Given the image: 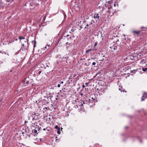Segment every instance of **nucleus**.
<instances>
[{
  "instance_id": "f257e3e1",
  "label": "nucleus",
  "mask_w": 147,
  "mask_h": 147,
  "mask_svg": "<svg viewBox=\"0 0 147 147\" xmlns=\"http://www.w3.org/2000/svg\"><path fill=\"white\" fill-rule=\"evenodd\" d=\"M86 22V21H84L83 22L84 24L85 25H86V26L84 28L85 29H89L90 30H91L93 28V27L94 25V24H93V23H94V21H93V20H91L89 24L85 23Z\"/></svg>"
},
{
  "instance_id": "f03ea898",
  "label": "nucleus",
  "mask_w": 147,
  "mask_h": 147,
  "mask_svg": "<svg viewBox=\"0 0 147 147\" xmlns=\"http://www.w3.org/2000/svg\"><path fill=\"white\" fill-rule=\"evenodd\" d=\"M142 31V30H139L137 31L134 30L132 31V33H133V35L135 36H138L140 35Z\"/></svg>"
},
{
  "instance_id": "7ed1b4c3",
  "label": "nucleus",
  "mask_w": 147,
  "mask_h": 147,
  "mask_svg": "<svg viewBox=\"0 0 147 147\" xmlns=\"http://www.w3.org/2000/svg\"><path fill=\"white\" fill-rule=\"evenodd\" d=\"M39 114L38 113H36L35 112H34L33 114H32V116H33V115H35L34 117L33 118H32V120H38L39 119Z\"/></svg>"
},
{
  "instance_id": "20e7f679",
  "label": "nucleus",
  "mask_w": 147,
  "mask_h": 147,
  "mask_svg": "<svg viewBox=\"0 0 147 147\" xmlns=\"http://www.w3.org/2000/svg\"><path fill=\"white\" fill-rule=\"evenodd\" d=\"M94 99H93V98H90L89 99L88 101L87 102L88 103L87 104H88L90 106H92L91 105V104L93 102H94Z\"/></svg>"
},
{
  "instance_id": "39448f33",
  "label": "nucleus",
  "mask_w": 147,
  "mask_h": 147,
  "mask_svg": "<svg viewBox=\"0 0 147 147\" xmlns=\"http://www.w3.org/2000/svg\"><path fill=\"white\" fill-rule=\"evenodd\" d=\"M75 102L76 103H80V104H77V103L76 104V105L74 106L75 108H78V106H82L83 105V103H82V102H81V103H80V102H79V101L78 100V99L76 100Z\"/></svg>"
},
{
  "instance_id": "423d86ee",
  "label": "nucleus",
  "mask_w": 147,
  "mask_h": 147,
  "mask_svg": "<svg viewBox=\"0 0 147 147\" xmlns=\"http://www.w3.org/2000/svg\"><path fill=\"white\" fill-rule=\"evenodd\" d=\"M22 81L24 84H29V82L28 81L26 80V78H25L24 79L22 80Z\"/></svg>"
},
{
  "instance_id": "0eeeda50",
  "label": "nucleus",
  "mask_w": 147,
  "mask_h": 147,
  "mask_svg": "<svg viewBox=\"0 0 147 147\" xmlns=\"http://www.w3.org/2000/svg\"><path fill=\"white\" fill-rule=\"evenodd\" d=\"M93 18L95 19L97 18L98 19L100 18V16L98 14H95Z\"/></svg>"
},
{
  "instance_id": "6e6552de",
  "label": "nucleus",
  "mask_w": 147,
  "mask_h": 147,
  "mask_svg": "<svg viewBox=\"0 0 147 147\" xmlns=\"http://www.w3.org/2000/svg\"><path fill=\"white\" fill-rule=\"evenodd\" d=\"M147 96H145L143 94V95L142 96V100L141 101H144L145 99L146 98Z\"/></svg>"
},
{
  "instance_id": "1a4fd4ad",
  "label": "nucleus",
  "mask_w": 147,
  "mask_h": 147,
  "mask_svg": "<svg viewBox=\"0 0 147 147\" xmlns=\"http://www.w3.org/2000/svg\"><path fill=\"white\" fill-rule=\"evenodd\" d=\"M34 40H32V43H33L34 42V47H36V42L35 40V39L34 38Z\"/></svg>"
},
{
  "instance_id": "9d476101",
  "label": "nucleus",
  "mask_w": 147,
  "mask_h": 147,
  "mask_svg": "<svg viewBox=\"0 0 147 147\" xmlns=\"http://www.w3.org/2000/svg\"><path fill=\"white\" fill-rule=\"evenodd\" d=\"M140 28L141 29H144V30H142V31H144V30H146L147 29V28H146V27H143V26H142Z\"/></svg>"
},
{
  "instance_id": "9b49d317",
  "label": "nucleus",
  "mask_w": 147,
  "mask_h": 147,
  "mask_svg": "<svg viewBox=\"0 0 147 147\" xmlns=\"http://www.w3.org/2000/svg\"><path fill=\"white\" fill-rule=\"evenodd\" d=\"M92 50V49H89V50H87L86 51V54H87L89 52H90V51Z\"/></svg>"
},
{
  "instance_id": "f8f14e48",
  "label": "nucleus",
  "mask_w": 147,
  "mask_h": 147,
  "mask_svg": "<svg viewBox=\"0 0 147 147\" xmlns=\"http://www.w3.org/2000/svg\"><path fill=\"white\" fill-rule=\"evenodd\" d=\"M136 71H137V70L136 69H134V70L131 71H130V72L132 73H133L134 74V73H135V72Z\"/></svg>"
},
{
  "instance_id": "ddd939ff",
  "label": "nucleus",
  "mask_w": 147,
  "mask_h": 147,
  "mask_svg": "<svg viewBox=\"0 0 147 147\" xmlns=\"http://www.w3.org/2000/svg\"><path fill=\"white\" fill-rule=\"evenodd\" d=\"M50 46V45H47L46 46H45V47H44V49H43L44 50H45V49H47V46L49 47V46Z\"/></svg>"
},
{
  "instance_id": "4468645a",
  "label": "nucleus",
  "mask_w": 147,
  "mask_h": 147,
  "mask_svg": "<svg viewBox=\"0 0 147 147\" xmlns=\"http://www.w3.org/2000/svg\"><path fill=\"white\" fill-rule=\"evenodd\" d=\"M142 70L143 71L145 72L147 70V67L146 68H143Z\"/></svg>"
},
{
  "instance_id": "2eb2a0df",
  "label": "nucleus",
  "mask_w": 147,
  "mask_h": 147,
  "mask_svg": "<svg viewBox=\"0 0 147 147\" xmlns=\"http://www.w3.org/2000/svg\"><path fill=\"white\" fill-rule=\"evenodd\" d=\"M25 38L24 37H22V36H20L19 37V39L21 40L22 39H25Z\"/></svg>"
},
{
  "instance_id": "dca6fc26",
  "label": "nucleus",
  "mask_w": 147,
  "mask_h": 147,
  "mask_svg": "<svg viewBox=\"0 0 147 147\" xmlns=\"http://www.w3.org/2000/svg\"><path fill=\"white\" fill-rule=\"evenodd\" d=\"M1 1H0V6H3V3L2 1H1V0H0Z\"/></svg>"
},
{
  "instance_id": "f3484780",
  "label": "nucleus",
  "mask_w": 147,
  "mask_h": 147,
  "mask_svg": "<svg viewBox=\"0 0 147 147\" xmlns=\"http://www.w3.org/2000/svg\"><path fill=\"white\" fill-rule=\"evenodd\" d=\"M34 134H35L36 135L38 134L37 133V131L36 129H35L34 130Z\"/></svg>"
},
{
  "instance_id": "a211bd4d",
  "label": "nucleus",
  "mask_w": 147,
  "mask_h": 147,
  "mask_svg": "<svg viewBox=\"0 0 147 147\" xmlns=\"http://www.w3.org/2000/svg\"><path fill=\"white\" fill-rule=\"evenodd\" d=\"M55 128L57 130H60V128H59L57 126H56L55 127Z\"/></svg>"
},
{
  "instance_id": "6ab92c4d",
  "label": "nucleus",
  "mask_w": 147,
  "mask_h": 147,
  "mask_svg": "<svg viewBox=\"0 0 147 147\" xmlns=\"http://www.w3.org/2000/svg\"><path fill=\"white\" fill-rule=\"evenodd\" d=\"M117 46H114L113 49L114 50H116L117 49Z\"/></svg>"
},
{
  "instance_id": "aec40b11",
  "label": "nucleus",
  "mask_w": 147,
  "mask_h": 147,
  "mask_svg": "<svg viewBox=\"0 0 147 147\" xmlns=\"http://www.w3.org/2000/svg\"><path fill=\"white\" fill-rule=\"evenodd\" d=\"M143 94L145 96H147V92H144Z\"/></svg>"
},
{
  "instance_id": "412c9836",
  "label": "nucleus",
  "mask_w": 147,
  "mask_h": 147,
  "mask_svg": "<svg viewBox=\"0 0 147 147\" xmlns=\"http://www.w3.org/2000/svg\"><path fill=\"white\" fill-rule=\"evenodd\" d=\"M57 130V133L58 134H60V130Z\"/></svg>"
},
{
  "instance_id": "4be33fe9",
  "label": "nucleus",
  "mask_w": 147,
  "mask_h": 147,
  "mask_svg": "<svg viewBox=\"0 0 147 147\" xmlns=\"http://www.w3.org/2000/svg\"><path fill=\"white\" fill-rule=\"evenodd\" d=\"M41 71H39L38 72V74L39 75L41 73Z\"/></svg>"
},
{
  "instance_id": "5701e85b",
  "label": "nucleus",
  "mask_w": 147,
  "mask_h": 147,
  "mask_svg": "<svg viewBox=\"0 0 147 147\" xmlns=\"http://www.w3.org/2000/svg\"><path fill=\"white\" fill-rule=\"evenodd\" d=\"M96 64V63L95 62H93V63H92V65H95Z\"/></svg>"
},
{
  "instance_id": "b1692460",
  "label": "nucleus",
  "mask_w": 147,
  "mask_h": 147,
  "mask_svg": "<svg viewBox=\"0 0 147 147\" xmlns=\"http://www.w3.org/2000/svg\"><path fill=\"white\" fill-rule=\"evenodd\" d=\"M137 55H138V56H139L140 57H141V55H142H142H140L139 54H137Z\"/></svg>"
},
{
  "instance_id": "393cba45",
  "label": "nucleus",
  "mask_w": 147,
  "mask_h": 147,
  "mask_svg": "<svg viewBox=\"0 0 147 147\" xmlns=\"http://www.w3.org/2000/svg\"><path fill=\"white\" fill-rule=\"evenodd\" d=\"M60 84H61V83H60V84H58V85H57V87H60Z\"/></svg>"
},
{
  "instance_id": "a878e982",
  "label": "nucleus",
  "mask_w": 147,
  "mask_h": 147,
  "mask_svg": "<svg viewBox=\"0 0 147 147\" xmlns=\"http://www.w3.org/2000/svg\"><path fill=\"white\" fill-rule=\"evenodd\" d=\"M6 1L7 2H10V1L9 0H6Z\"/></svg>"
},
{
  "instance_id": "bb28decb",
  "label": "nucleus",
  "mask_w": 147,
  "mask_h": 147,
  "mask_svg": "<svg viewBox=\"0 0 147 147\" xmlns=\"http://www.w3.org/2000/svg\"><path fill=\"white\" fill-rule=\"evenodd\" d=\"M82 87H83V88H84L85 87V86H84V84H83V85H82Z\"/></svg>"
},
{
  "instance_id": "cd10ccee",
  "label": "nucleus",
  "mask_w": 147,
  "mask_h": 147,
  "mask_svg": "<svg viewBox=\"0 0 147 147\" xmlns=\"http://www.w3.org/2000/svg\"><path fill=\"white\" fill-rule=\"evenodd\" d=\"M71 37H68L67 38L68 40H69V39H71Z\"/></svg>"
},
{
  "instance_id": "c85d7f7f",
  "label": "nucleus",
  "mask_w": 147,
  "mask_h": 147,
  "mask_svg": "<svg viewBox=\"0 0 147 147\" xmlns=\"http://www.w3.org/2000/svg\"><path fill=\"white\" fill-rule=\"evenodd\" d=\"M119 90L121 91H123L122 90H121V89L120 88H119Z\"/></svg>"
},
{
  "instance_id": "c756f323",
  "label": "nucleus",
  "mask_w": 147,
  "mask_h": 147,
  "mask_svg": "<svg viewBox=\"0 0 147 147\" xmlns=\"http://www.w3.org/2000/svg\"><path fill=\"white\" fill-rule=\"evenodd\" d=\"M83 103L84 104H85V103H85V101H83Z\"/></svg>"
},
{
  "instance_id": "7c9ffc66",
  "label": "nucleus",
  "mask_w": 147,
  "mask_h": 147,
  "mask_svg": "<svg viewBox=\"0 0 147 147\" xmlns=\"http://www.w3.org/2000/svg\"><path fill=\"white\" fill-rule=\"evenodd\" d=\"M60 83H61V84H63V81H61Z\"/></svg>"
},
{
  "instance_id": "2f4dec72",
  "label": "nucleus",
  "mask_w": 147,
  "mask_h": 147,
  "mask_svg": "<svg viewBox=\"0 0 147 147\" xmlns=\"http://www.w3.org/2000/svg\"><path fill=\"white\" fill-rule=\"evenodd\" d=\"M85 84L87 85L88 84V83H86Z\"/></svg>"
},
{
  "instance_id": "473e14b6",
  "label": "nucleus",
  "mask_w": 147,
  "mask_h": 147,
  "mask_svg": "<svg viewBox=\"0 0 147 147\" xmlns=\"http://www.w3.org/2000/svg\"><path fill=\"white\" fill-rule=\"evenodd\" d=\"M3 63V62H2V61H0V63Z\"/></svg>"
},
{
  "instance_id": "72a5a7b5",
  "label": "nucleus",
  "mask_w": 147,
  "mask_h": 147,
  "mask_svg": "<svg viewBox=\"0 0 147 147\" xmlns=\"http://www.w3.org/2000/svg\"><path fill=\"white\" fill-rule=\"evenodd\" d=\"M114 6H115V7L116 6V4H114Z\"/></svg>"
},
{
  "instance_id": "f704fd0d",
  "label": "nucleus",
  "mask_w": 147,
  "mask_h": 147,
  "mask_svg": "<svg viewBox=\"0 0 147 147\" xmlns=\"http://www.w3.org/2000/svg\"><path fill=\"white\" fill-rule=\"evenodd\" d=\"M56 138V140H57V137H56V138Z\"/></svg>"
},
{
  "instance_id": "c9c22d12",
  "label": "nucleus",
  "mask_w": 147,
  "mask_h": 147,
  "mask_svg": "<svg viewBox=\"0 0 147 147\" xmlns=\"http://www.w3.org/2000/svg\"><path fill=\"white\" fill-rule=\"evenodd\" d=\"M69 36V35H67L66 36H67V37H68Z\"/></svg>"
},
{
  "instance_id": "e433bc0d",
  "label": "nucleus",
  "mask_w": 147,
  "mask_h": 147,
  "mask_svg": "<svg viewBox=\"0 0 147 147\" xmlns=\"http://www.w3.org/2000/svg\"><path fill=\"white\" fill-rule=\"evenodd\" d=\"M46 66H47V67H49V66H48V65H46Z\"/></svg>"
},
{
  "instance_id": "4c0bfd02",
  "label": "nucleus",
  "mask_w": 147,
  "mask_h": 147,
  "mask_svg": "<svg viewBox=\"0 0 147 147\" xmlns=\"http://www.w3.org/2000/svg\"><path fill=\"white\" fill-rule=\"evenodd\" d=\"M17 40H18L17 39H15V40L17 41Z\"/></svg>"
},
{
  "instance_id": "58836bf2",
  "label": "nucleus",
  "mask_w": 147,
  "mask_h": 147,
  "mask_svg": "<svg viewBox=\"0 0 147 147\" xmlns=\"http://www.w3.org/2000/svg\"><path fill=\"white\" fill-rule=\"evenodd\" d=\"M45 129H45V128H44L43 129V130H44V131L45 130Z\"/></svg>"
},
{
  "instance_id": "ea45409f",
  "label": "nucleus",
  "mask_w": 147,
  "mask_h": 147,
  "mask_svg": "<svg viewBox=\"0 0 147 147\" xmlns=\"http://www.w3.org/2000/svg\"><path fill=\"white\" fill-rule=\"evenodd\" d=\"M123 35L124 36H125V34H123Z\"/></svg>"
},
{
  "instance_id": "a19ab883",
  "label": "nucleus",
  "mask_w": 147,
  "mask_h": 147,
  "mask_svg": "<svg viewBox=\"0 0 147 147\" xmlns=\"http://www.w3.org/2000/svg\"><path fill=\"white\" fill-rule=\"evenodd\" d=\"M65 44H66L67 45L68 44V42H66Z\"/></svg>"
},
{
  "instance_id": "79ce46f5",
  "label": "nucleus",
  "mask_w": 147,
  "mask_h": 147,
  "mask_svg": "<svg viewBox=\"0 0 147 147\" xmlns=\"http://www.w3.org/2000/svg\"><path fill=\"white\" fill-rule=\"evenodd\" d=\"M67 116L69 115L68 113H67Z\"/></svg>"
},
{
  "instance_id": "37998d69",
  "label": "nucleus",
  "mask_w": 147,
  "mask_h": 147,
  "mask_svg": "<svg viewBox=\"0 0 147 147\" xmlns=\"http://www.w3.org/2000/svg\"><path fill=\"white\" fill-rule=\"evenodd\" d=\"M22 45H23V46H24V44H23Z\"/></svg>"
},
{
  "instance_id": "c03bdc74",
  "label": "nucleus",
  "mask_w": 147,
  "mask_h": 147,
  "mask_svg": "<svg viewBox=\"0 0 147 147\" xmlns=\"http://www.w3.org/2000/svg\"><path fill=\"white\" fill-rule=\"evenodd\" d=\"M122 44H124V43H122Z\"/></svg>"
},
{
  "instance_id": "a18cd8bd",
  "label": "nucleus",
  "mask_w": 147,
  "mask_h": 147,
  "mask_svg": "<svg viewBox=\"0 0 147 147\" xmlns=\"http://www.w3.org/2000/svg\"><path fill=\"white\" fill-rule=\"evenodd\" d=\"M80 28H82V27L81 26H80Z\"/></svg>"
},
{
  "instance_id": "49530a36",
  "label": "nucleus",
  "mask_w": 147,
  "mask_h": 147,
  "mask_svg": "<svg viewBox=\"0 0 147 147\" xmlns=\"http://www.w3.org/2000/svg\"><path fill=\"white\" fill-rule=\"evenodd\" d=\"M39 129H38V131H39Z\"/></svg>"
},
{
  "instance_id": "de8ad7c7",
  "label": "nucleus",
  "mask_w": 147,
  "mask_h": 147,
  "mask_svg": "<svg viewBox=\"0 0 147 147\" xmlns=\"http://www.w3.org/2000/svg\"><path fill=\"white\" fill-rule=\"evenodd\" d=\"M10 71H12V70H10Z\"/></svg>"
},
{
  "instance_id": "09e8293b",
  "label": "nucleus",
  "mask_w": 147,
  "mask_h": 147,
  "mask_svg": "<svg viewBox=\"0 0 147 147\" xmlns=\"http://www.w3.org/2000/svg\"><path fill=\"white\" fill-rule=\"evenodd\" d=\"M45 109H47V108L46 107L45 108Z\"/></svg>"
}]
</instances>
